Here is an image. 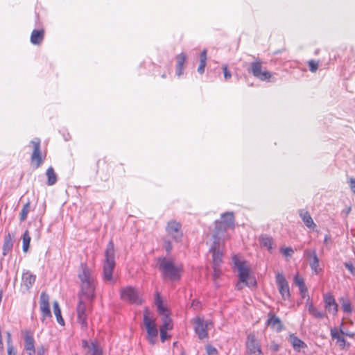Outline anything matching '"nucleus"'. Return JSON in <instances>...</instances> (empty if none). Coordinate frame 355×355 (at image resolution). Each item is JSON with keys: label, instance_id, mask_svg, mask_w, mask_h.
Listing matches in <instances>:
<instances>
[{"label": "nucleus", "instance_id": "7c9ffc66", "mask_svg": "<svg viewBox=\"0 0 355 355\" xmlns=\"http://www.w3.org/2000/svg\"><path fill=\"white\" fill-rule=\"evenodd\" d=\"M13 243L10 235L8 234L5 236L4 243L3 245V254L6 256L12 248Z\"/></svg>", "mask_w": 355, "mask_h": 355}, {"label": "nucleus", "instance_id": "c9c22d12", "mask_svg": "<svg viewBox=\"0 0 355 355\" xmlns=\"http://www.w3.org/2000/svg\"><path fill=\"white\" fill-rule=\"evenodd\" d=\"M23 239V250L27 252L31 242V236L28 230H26L22 236Z\"/></svg>", "mask_w": 355, "mask_h": 355}, {"label": "nucleus", "instance_id": "cd10ccee", "mask_svg": "<svg viewBox=\"0 0 355 355\" xmlns=\"http://www.w3.org/2000/svg\"><path fill=\"white\" fill-rule=\"evenodd\" d=\"M187 56L184 53H182L177 56V70L176 74L178 76L183 73V66L186 60Z\"/></svg>", "mask_w": 355, "mask_h": 355}, {"label": "nucleus", "instance_id": "c756f323", "mask_svg": "<svg viewBox=\"0 0 355 355\" xmlns=\"http://www.w3.org/2000/svg\"><path fill=\"white\" fill-rule=\"evenodd\" d=\"M295 284L299 287L302 297H305L307 293V288L305 285L304 279L298 275H295L294 278Z\"/></svg>", "mask_w": 355, "mask_h": 355}, {"label": "nucleus", "instance_id": "052dcab7", "mask_svg": "<svg viewBox=\"0 0 355 355\" xmlns=\"http://www.w3.org/2000/svg\"><path fill=\"white\" fill-rule=\"evenodd\" d=\"M278 348H279L278 345H275L274 346V350L277 351V350H278Z\"/></svg>", "mask_w": 355, "mask_h": 355}, {"label": "nucleus", "instance_id": "1a4fd4ad", "mask_svg": "<svg viewBox=\"0 0 355 355\" xmlns=\"http://www.w3.org/2000/svg\"><path fill=\"white\" fill-rule=\"evenodd\" d=\"M182 225L179 222L171 220L168 222L166 226V231L168 236L171 237L175 241H180L182 237Z\"/></svg>", "mask_w": 355, "mask_h": 355}, {"label": "nucleus", "instance_id": "4d7b16f0", "mask_svg": "<svg viewBox=\"0 0 355 355\" xmlns=\"http://www.w3.org/2000/svg\"><path fill=\"white\" fill-rule=\"evenodd\" d=\"M198 304H199L198 301L193 300L191 304V306L193 307L194 309H196L198 306Z\"/></svg>", "mask_w": 355, "mask_h": 355}, {"label": "nucleus", "instance_id": "72a5a7b5", "mask_svg": "<svg viewBox=\"0 0 355 355\" xmlns=\"http://www.w3.org/2000/svg\"><path fill=\"white\" fill-rule=\"evenodd\" d=\"M261 244L269 250L272 249V239L267 235H261L259 238Z\"/></svg>", "mask_w": 355, "mask_h": 355}, {"label": "nucleus", "instance_id": "58836bf2", "mask_svg": "<svg viewBox=\"0 0 355 355\" xmlns=\"http://www.w3.org/2000/svg\"><path fill=\"white\" fill-rule=\"evenodd\" d=\"M316 251L315 250H309L306 249L304 251V256L309 260H311V259L314 257V255H316Z\"/></svg>", "mask_w": 355, "mask_h": 355}, {"label": "nucleus", "instance_id": "bf43d9fd", "mask_svg": "<svg viewBox=\"0 0 355 355\" xmlns=\"http://www.w3.org/2000/svg\"><path fill=\"white\" fill-rule=\"evenodd\" d=\"M236 287H237V288H238L239 290H240V289H242V288H243V286H241V283H238V284H236Z\"/></svg>", "mask_w": 355, "mask_h": 355}, {"label": "nucleus", "instance_id": "7ed1b4c3", "mask_svg": "<svg viewBox=\"0 0 355 355\" xmlns=\"http://www.w3.org/2000/svg\"><path fill=\"white\" fill-rule=\"evenodd\" d=\"M144 324L146 329L149 342L154 345L155 343L158 331L155 326V320L151 316L150 312L148 308H146L144 310Z\"/></svg>", "mask_w": 355, "mask_h": 355}, {"label": "nucleus", "instance_id": "37998d69", "mask_svg": "<svg viewBox=\"0 0 355 355\" xmlns=\"http://www.w3.org/2000/svg\"><path fill=\"white\" fill-rule=\"evenodd\" d=\"M344 265L352 275H355V267L354 266L353 263L351 261L345 262Z\"/></svg>", "mask_w": 355, "mask_h": 355}, {"label": "nucleus", "instance_id": "4468645a", "mask_svg": "<svg viewBox=\"0 0 355 355\" xmlns=\"http://www.w3.org/2000/svg\"><path fill=\"white\" fill-rule=\"evenodd\" d=\"M209 251L212 253L213 266H220L223 256L220 243H218V240L213 241Z\"/></svg>", "mask_w": 355, "mask_h": 355}, {"label": "nucleus", "instance_id": "ddd939ff", "mask_svg": "<svg viewBox=\"0 0 355 355\" xmlns=\"http://www.w3.org/2000/svg\"><path fill=\"white\" fill-rule=\"evenodd\" d=\"M234 263L239 272L241 283H244L249 277V269L245 263L239 260L236 256L233 257Z\"/></svg>", "mask_w": 355, "mask_h": 355}, {"label": "nucleus", "instance_id": "6e6552de", "mask_svg": "<svg viewBox=\"0 0 355 355\" xmlns=\"http://www.w3.org/2000/svg\"><path fill=\"white\" fill-rule=\"evenodd\" d=\"M121 297L123 300L128 301L132 304H141L142 303L139 292L131 286L122 289Z\"/></svg>", "mask_w": 355, "mask_h": 355}, {"label": "nucleus", "instance_id": "0eeeda50", "mask_svg": "<svg viewBox=\"0 0 355 355\" xmlns=\"http://www.w3.org/2000/svg\"><path fill=\"white\" fill-rule=\"evenodd\" d=\"M155 304L157 307V311L160 315H162V325L160 329L165 330H171L173 328L172 320L171 318L168 316L167 309L164 306L163 302L160 299V297L157 295V297L155 300Z\"/></svg>", "mask_w": 355, "mask_h": 355}, {"label": "nucleus", "instance_id": "f3484780", "mask_svg": "<svg viewBox=\"0 0 355 355\" xmlns=\"http://www.w3.org/2000/svg\"><path fill=\"white\" fill-rule=\"evenodd\" d=\"M82 345L88 355H102L101 349L97 343L83 340Z\"/></svg>", "mask_w": 355, "mask_h": 355}, {"label": "nucleus", "instance_id": "6e6d98bb", "mask_svg": "<svg viewBox=\"0 0 355 355\" xmlns=\"http://www.w3.org/2000/svg\"><path fill=\"white\" fill-rule=\"evenodd\" d=\"M8 355H17V352L14 349L13 347H8Z\"/></svg>", "mask_w": 355, "mask_h": 355}, {"label": "nucleus", "instance_id": "603ef678", "mask_svg": "<svg viewBox=\"0 0 355 355\" xmlns=\"http://www.w3.org/2000/svg\"><path fill=\"white\" fill-rule=\"evenodd\" d=\"M207 60V51L203 50L200 54V62H206Z\"/></svg>", "mask_w": 355, "mask_h": 355}, {"label": "nucleus", "instance_id": "a19ab883", "mask_svg": "<svg viewBox=\"0 0 355 355\" xmlns=\"http://www.w3.org/2000/svg\"><path fill=\"white\" fill-rule=\"evenodd\" d=\"M163 248L165 249L167 253H169L173 248L171 243L166 239H164Z\"/></svg>", "mask_w": 355, "mask_h": 355}, {"label": "nucleus", "instance_id": "8fccbe9b", "mask_svg": "<svg viewBox=\"0 0 355 355\" xmlns=\"http://www.w3.org/2000/svg\"><path fill=\"white\" fill-rule=\"evenodd\" d=\"M205 66H206V62H200V65H199V67L198 68V71L200 73H204Z\"/></svg>", "mask_w": 355, "mask_h": 355}, {"label": "nucleus", "instance_id": "864d4df0", "mask_svg": "<svg viewBox=\"0 0 355 355\" xmlns=\"http://www.w3.org/2000/svg\"><path fill=\"white\" fill-rule=\"evenodd\" d=\"M45 353L46 349L44 347V346H41L37 348V355H45Z\"/></svg>", "mask_w": 355, "mask_h": 355}, {"label": "nucleus", "instance_id": "bb28decb", "mask_svg": "<svg viewBox=\"0 0 355 355\" xmlns=\"http://www.w3.org/2000/svg\"><path fill=\"white\" fill-rule=\"evenodd\" d=\"M43 38L44 31L42 30H33L31 36V42L33 44H40Z\"/></svg>", "mask_w": 355, "mask_h": 355}, {"label": "nucleus", "instance_id": "3c124183", "mask_svg": "<svg viewBox=\"0 0 355 355\" xmlns=\"http://www.w3.org/2000/svg\"><path fill=\"white\" fill-rule=\"evenodd\" d=\"M349 186L352 192L355 194V178H350Z\"/></svg>", "mask_w": 355, "mask_h": 355}, {"label": "nucleus", "instance_id": "79ce46f5", "mask_svg": "<svg viewBox=\"0 0 355 355\" xmlns=\"http://www.w3.org/2000/svg\"><path fill=\"white\" fill-rule=\"evenodd\" d=\"M309 67L311 72H315L318 67V62L315 60H310L309 62Z\"/></svg>", "mask_w": 355, "mask_h": 355}, {"label": "nucleus", "instance_id": "c03bdc74", "mask_svg": "<svg viewBox=\"0 0 355 355\" xmlns=\"http://www.w3.org/2000/svg\"><path fill=\"white\" fill-rule=\"evenodd\" d=\"M206 350L208 355H217L218 354L217 349L211 345H207Z\"/></svg>", "mask_w": 355, "mask_h": 355}, {"label": "nucleus", "instance_id": "f8f14e48", "mask_svg": "<svg viewBox=\"0 0 355 355\" xmlns=\"http://www.w3.org/2000/svg\"><path fill=\"white\" fill-rule=\"evenodd\" d=\"M276 282L279 291L284 300H288L290 297L289 286L284 276L282 273L276 275Z\"/></svg>", "mask_w": 355, "mask_h": 355}, {"label": "nucleus", "instance_id": "69168bd1", "mask_svg": "<svg viewBox=\"0 0 355 355\" xmlns=\"http://www.w3.org/2000/svg\"><path fill=\"white\" fill-rule=\"evenodd\" d=\"M112 282L115 280V279H114V275H112Z\"/></svg>", "mask_w": 355, "mask_h": 355}, {"label": "nucleus", "instance_id": "20e7f679", "mask_svg": "<svg viewBox=\"0 0 355 355\" xmlns=\"http://www.w3.org/2000/svg\"><path fill=\"white\" fill-rule=\"evenodd\" d=\"M249 72L261 81H269L272 76L270 71L263 69L262 61L258 58L251 63Z\"/></svg>", "mask_w": 355, "mask_h": 355}, {"label": "nucleus", "instance_id": "a211bd4d", "mask_svg": "<svg viewBox=\"0 0 355 355\" xmlns=\"http://www.w3.org/2000/svg\"><path fill=\"white\" fill-rule=\"evenodd\" d=\"M324 300L325 307L330 313L336 315L338 311V304L335 301L334 297L330 293H327L324 295Z\"/></svg>", "mask_w": 355, "mask_h": 355}, {"label": "nucleus", "instance_id": "6ab92c4d", "mask_svg": "<svg viewBox=\"0 0 355 355\" xmlns=\"http://www.w3.org/2000/svg\"><path fill=\"white\" fill-rule=\"evenodd\" d=\"M35 279L36 276L33 275L31 272L26 271L24 272L21 282L22 288H24L26 291H28L35 283Z\"/></svg>", "mask_w": 355, "mask_h": 355}, {"label": "nucleus", "instance_id": "f03ea898", "mask_svg": "<svg viewBox=\"0 0 355 355\" xmlns=\"http://www.w3.org/2000/svg\"><path fill=\"white\" fill-rule=\"evenodd\" d=\"M157 267L165 279L175 281L180 277L181 268L176 266L172 259L159 257L157 259Z\"/></svg>", "mask_w": 355, "mask_h": 355}, {"label": "nucleus", "instance_id": "b1692460", "mask_svg": "<svg viewBox=\"0 0 355 355\" xmlns=\"http://www.w3.org/2000/svg\"><path fill=\"white\" fill-rule=\"evenodd\" d=\"M267 320L268 325L275 329L278 332L281 331L283 329V325L280 319L275 315L270 314Z\"/></svg>", "mask_w": 355, "mask_h": 355}, {"label": "nucleus", "instance_id": "f257e3e1", "mask_svg": "<svg viewBox=\"0 0 355 355\" xmlns=\"http://www.w3.org/2000/svg\"><path fill=\"white\" fill-rule=\"evenodd\" d=\"M78 277L80 282V294L86 300H92L95 291V275L94 271L86 264L82 263Z\"/></svg>", "mask_w": 355, "mask_h": 355}, {"label": "nucleus", "instance_id": "5fc2aeb1", "mask_svg": "<svg viewBox=\"0 0 355 355\" xmlns=\"http://www.w3.org/2000/svg\"><path fill=\"white\" fill-rule=\"evenodd\" d=\"M6 334H7V345H8V347H13L12 345L11 335H10V332H7Z\"/></svg>", "mask_w": 355, "mask_h": 355}, {"label": "nucleus", "instance_id": "ea45409f", "mask_svg": "<svg viewBox=\"0 0 355 355\" xmlns=\"http://www.w3.org/2000/svg\"><path fill=\"white\" fill-rule=\"evenodd\" d=\"M280 250L283 253V254L286 257H291L294 253L293 249L291 247L281 248Z\"/></svg>", "mask_w": 355, "mask_h": 355}, {"label": "nucleus", "instance_id": "393cba45", "mask_svg": "<svg viewBox=\"0 0 355 355\" xmlns=\"http://www.w3.org/2000/svg\"><path fill=\"white\" fill-rule=\"evenodd\" d=\"M288 341L292 345L295 350L300 352L302 348L306 347V345L294 334L289 336Z\"/></svg>", "mask_w": 355, "mask_h": 355}, {"label": "nucleus", "instance_id": "2eb2a0df", "mask_svg": "<svg viewBox=\"0 0 355 355\" xmlns=\"http://www.w3.org/2000/svg\"><path fill=\"white\" fill-rule=\"evenodd\" d=\"M246 347L249 354L259 355L261 353V347L254 334H249L247 337Z\"/></svg>", "mask_w": 355, "mask_h": 355}, {"label": "nucleus", "instance_id": "5701e85b", "mask_svg": "<svg viewBox=\"0 0 355 355\" xmlns=\"http://www.w3.org/2000/svg\"><path fill=\"white\" fill-rule=\"evenodd\" d=\"M299 214L302 221L308 228L314 229L316 225L313 222V218L308 211L305 209H300L299 211Z\"/></svg>", "mask_w": 355, "mask_h": 355}, {"label": "nucleus", "instance_id": "dca6fc26", "mask_svg": "<svg viewBox=\"0 0 355 355\" xmlns=\"http://www.w3.org/2000/svg\"><path fill=\"white\" fill-rule=\"evenodd\" d=\"M228 228L224 223L216 220L215 222V232L213 234V241L218 240V243H220L221 240H225L226 239L225 233Z\"/></svg>", "mask_w": 355, "mask_h": 355}, {"label": "nucleus", "instance_id": "2f4dec72", "mask_svg": "<svg viewBox=\"0 0 355 355\" xmlns=\"http://www.w3.org/2000/svg\"><path fill=\"white\" fill-rule=\"evenodd\" d=\"M308 311L313 317L317 318H322L325 316V313L318 311L315 307L313 306L311 302L307 304Z\"/></svg>", "mask_w": 355, "mask_h": 355}, {"label": "nucleus", "instance_id": "680f3d73", "mask_svg": "<svg viewBox=\"0 0 355 355\" xmlns=\"http://www.w3.org/2000/svg\"><path fill=\"white\" fill-rule=\"evenodd\" d=\"M345 335L348 336H350V337H352L353 336V334H345Z\"/></svg>", "mask_w": 355, "mask_h": 355}, {"label": "nucleus", "instance_id": "49530a36", "mask_svg": "<svg viewBox=\"0 0 355 355\" xmlns=\"http://www.w3.org/2000/svg\"><path fill=\"white\" fill-rule=\"evenodd\" d=\"M222 69L224 72V77H225V80H228L231 78L232 76V74L231 73L228 71L227 69V65H223L222 67Z\"/></svg>", "mask_w": 355, "mask_h": 355}, {"label": "nucleus", "instance_id": "423d86ee", "mask_svg": "<svg viewBox=\"0 0 355 355\" xmlns=\"http://www.w3.org/2000/svg\"><path fill=\"white\" fill-rule=\"evenodd\" d=\"M194 330L199 339L203 340L208 338L207 330L213 327L211 322L205 321L203 318L197 317L193 319Z\"/></svg>", "mask_w": 355, "mask_h": 355}, {"label": "nucleus", "instance_id": "9d476101", "mask_svg": "<svg viewBox=\"0 0 355 355\" xmlns=\"http://www.w3.org/2000/svg\"><path fill=\"white\" fill-rule=\"evenodd\" d=\"M40 311L42 312V322L46 319L51 318V313L49 306V296L45 292H42L40 300Z\"/></svg>", "mask_w": 355, "mask_h": 355}, {"label": "nucleus", "instance_id": "338daca9", "mask_svg": "<svg viewBox=\"0 0 355 355\" xmlns=\"http://www.w3.org/2000/svg\"><path fill=\"white\" fill-rule=\"evenodd\" d=\"M351 210V208H349V209H347V213Z\"/></svg>", "mask_w": 355, "mask_h": 355}, {"label": "nucleus", "instance_id": "a18cd8bd", "mask_svg": "<svg viewBox=\"0 0 355 355\" xmlns=\"http://www.w3.org/2000/svg\"><path fill=\"white\" fill-rule=\"evenodd\" d=\"M220 266H213V269H214V273H213V279L214 281L216 280L217 278L219 277V276L220 275Z\"/></svg>", "mask_w": 355, "mask_h": 355}, {"label": "nucleus", "instance_id": "4be33fe9", "mask_svg": "<svg viewBox=\"0 0 355 355\" xmlns=\"http://www.w3.org/2000/svg\"><path fill=\"white\" fill-rule=\"evenodd\" d=\"M330 331L332 338L336 339L339 346L344 349L346 345V340L343 337L345 333L342 330L339 332L336 328H331Z\"/></svg>", "mask_w": 355, "mask_h": 355}, {"label": "nucleus", "instance_id": "39448f33", "mask_svg": "<svg viewBox=\"0 0 355 355\" xmlns=\"http://www.w3.org/2000/svg\"><path fill=\"white\" fill-rule=\"evenodd\" d=\"M80 300L76 308L77 320L83 329L87 328L88 305L83 301L84 296L79 295Z\"/></svg>", "mask_w": 355, "mask_h": 355}, {"label": "nucleus", "instance_id": "c85d7f7f", "mask_svg": "<svg viewBox=\"0 0 355 355\" xmlns=\"http://www.w3.org/2000/svg\"><path fill=\"white\" fill-rule=\"evenodd\" d=\"M46 175L47 176V184L49 186L54 185L57 182V175L54 171L52 166L48 168L46 171Z\"/></svg>", "mask_w": 355, "mask_h": 355}, {"label": "nucleus", "instance_id": "4c0bfd02", "mask_svg": "<svg viewBox=\"0 0 355 355\" xmlns=\"http://www.w3.org/2000/svg\"><path fill=\"white\" fill-rule=\"evenodd\" d=\"M29 209H30V203L28 202L27 203H26L24 205V207L22 208V210L21 211L20 220L21 221L26 220V219L27 218V215H28V211H29Z\"/></svg>", "mask_w": 355, "mask_h": 355}, {"label": "nucleus", "instance_id": "e433bc0d", "mask_svg": "<svg viewBox=\"0 0 355 355\" xmlns=\"http://www.w3.org/2000/svg\"><path fill=\"white\" fill-rule=\"evenodd\" d=\"M341 306L344 312L347 313H350L352 311V309L351 306V303L349 300H345L344 298L340 299Z\"/></svg>", "mask_w": 355, "mask_h": 355}, {"label": "nucleus", "instance_id": "de8ad7c7", "mask_svg": "<svg viewBox=\"0 0 355 355\" xmlns=\"http://www.w3.org/2000/svg\"><path fill=\"white\" fill-rule=\"evenodd\" d=\"M167 331L168 330L160 329V337L162 343H164L168 338V336L166 333Z\"/></svg>", "mask_w": 355, "mask_h": 355}, {"label": "nucleus", "instance_id": "774afa93", "mask_svg": "<svg viewBox=\"0 0 355 355\" xmlns=\"http://www.w3.org/2000/svg\"><path fill=\"white\" fill-rule=\"evenodd\" d=\"M351 210V208H349V209H347V213Z\"/></svg>", "mask_w": 355, "mask_h": 355}, {"label": "nucleus", "instance_id": "473e14b6", "mask_svg": "<svg viewBox=\"0 0 355 355\" xmlns=\"http://www.w3.org/2000/svg\"><path fill=\"white\" fill-rule=\"evenodd\" d=\"M53 312H54V314L57 318V321L59 324H60L61 325H64V320L61 315V311H60V306H59V304L57 301H55L53 302Z\"/></svg>", "mask_w": 355, "mask_h": 355}, {"label": "nucleus", "instance_id": "e2e57ef3", "mask_svg": "<svg viewBox=\"0 0 355 355\" xmlns=\"http://www.w3.org/2000/svg\"><path fill=\"white\" fill-rule=\"evenodd\" d=\"M166 77V75L165 73L162 75V78H165Z\"/></svg>", "mask_w": 355, "mask_h": 355}, {"label": "nucleus", "instance_id": "412c9836", "mask_svg": "<svg viewBox=\"0 0 355 355\" xmlns=\"http://www.w3.org/2000/svg\"><path fill=\"white\" fill-rule=\"evenodd\" d=\"M24 349L28 355H33L35 353L34 338L28 332L24 336Z\"/></svg>", "mask_w": 355, "mask_h": 355}, {"label": "nucleus", "instance_id": "a878e982", "mask_svg": "<svg viewBox=\"0 0 355 355\" xmlns=\"http://www.w3.org/2000/svg\"><path fill=\"white\" fill-rule=\"evenodd\" d=\"M221 223H224L230 228L234 227V216L233 212H226L221 215Z\"/></svg>", "mask_w": 355, "mask_h": 355}, {"label": "nucleus", "instance_id": "09e8293b", "mask_svg": "<svg viewBox=\"0 0 355 355\" xmlns=\"http://www.w3.org/2000/svg\"><path fill=\"white\" fill-rule=\"evenodd\" d=\"M246 286H254L256 285V281L254 279L248 277V279L246 280V282H244Z\"/></svg>", "mask_w": 355, "mask_h": 355}, {"label": "nucleus", "instance_id": "13d9d810", "mask_svg": "<svg viewBox=\"0 0 355 355\" xmlns=\"http://www.w3.org/2000/svg\"><path fill=\"white\" fill-rule=\"evenodd\" d=\"M3 349V341H2V336L0 335V349Z\"/></svg>", "mask_w": 355, "mask_h": 355}, {"label": "nucleus", "instance_id": "aec40b11", "mask_svg": "<svg viewBox=\"0 0 355 355\" xmlns=\"http://www.w3.org/2000/svg\"><path fill=\"white\" fill-rule=\"evenodd\" d=\"M105 260L103 262V275L104 278L107 281H111V261L110 257V248L105 250Z\"/></svg>", "mask_w": 355, "mask_h": 355}, {"label": "nucleus", "instance_id": "9b49d317", "mask_svg": "<svg viewBox=\"0 0 355 355\" xmlns=\"http://www.w3.org/2000/svg\"><path fill=\"white\" fill-rule=\"evenodd\" d=\"M33 146V152L31 155V162L37 168L42 163L41 150H40V139L38 138L35 139L31 141Z\"/></svg>", "mask_w": 355, "mask_h": 355}, {"label": "nucleus", "instance_id": "0e129e2a", "mask_svg": "<svg viewBox=\"0 0 355 355\" xmlns=\"http://www.w3.org/2000/svg\"><path fill=\"white\" fill-rule=\"evenodd\" d=\"M327 239H328V236H325V239H324V241H327Z\"/></svg>", "mask_w": 355, "mask_h": 355}, {"label": "nucleus", "instance_id": "f704fd0d", "mask_svg": "<svg viewBox=\"0 0 355 355\" xmlns=\"http://www.w3.org/2000/svg\"><path fill=\"white\" fill-rule=\"evenodd\" d=\"M309 265L313 271H314L316 274L319 273L321 270V268H319V259L316 255L309 261Z\"/></svg>", "mask_w": 355, "mask_h": 355}]
</instances>
